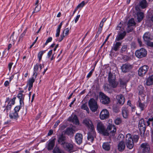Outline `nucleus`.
I'll list each match as a JSON object with an SVG mask.
<instances>
[{
    "instance_id": "obj_13",
    "label": "nucleus",
    "mask_w": 153,
    "mask_h": 153,
    "mask_svg": "<svg viewBox=\"0 0 153 153\" xmlns=\"http://www.w3.org/2000/svg\"><path fill=\"white\" fill-rule=\"evenodd\" d=\"M132 68L133 66L132 65L129 64H125L122 65L121 69L123 72L126 73L129 71Z\"/></svg>"
},
{
    "instance_id": "obj_10",
    "label": "nucleus",
    "mask_w": 153,
    "mask_h": 153,
    "mask_svg": "<svg viewBox=\"0 0 153 153\" xmlns=\"http://www.w3.org/2000/svg\"><path fill=\"white\" fill-rule=\"evenodd\" d=\"M109 116L108 111L106 109H103L100 112V117L101 120H104L108 118Z\"/></svg>"
},
{
    "instance_id": "obj_50",
    "label": "nucleus",
    "mask_w": 153,
    "mask_h": 153,
    "mask_svg": "<svg viewBox=\"0 0 153 153\" xmlns=\"http://www.w3.org/2000/svg\"><path fill=\"white\" fill-rule=\"evenodd\" d=\"M11 105L10 104H9L8 103V104L7 106H6V110L7 111V112L8 111H9L10 110V109L11 108Z\"/></svg>"
},
{
    "instance_id": "obj_3",
    "label": "nucleus",
    "mask_w": 153,
    "mask_h": 153,
    "mask_svg": "<svg viewBox=\"0 0 153 153\" xmlns=\"http://www.w3.org/2000/svg\"><path fill=\"white\" fill-rule=\"evenodd\" d=\"M116 77L111 72L108 73V80L109 85L113 88H116L118 84V82L115 81Z\"/></svg>"
},
{
    "instance_id": "obj_51",
    "label": "nucleus",
    "mask_w": 153,
    "mask_h": 153,
    "mask_svg": "<svg viewBox=\"0 0 153 153\" xmlns=\"http://www.w3.org/2000/svg\"><path fill=\"white\" fill-rule=\"evenodd\" d=\"M39 68V65L38 64H36L34 67V71L37 72Z\"/></svg>"
},
{
    "instance_id": "obj_53",
    "label": "nucleus",
    "mask_w": 153,
    "mask_h": 153,
    "mask_svg": "<svg viewBox=\"0 0 153 153\" xmlns=\"http://www.w3.org/2000/svg\"><path fill=\"white\" fill-rule=\"evenodd\" d=\"M147 44L148 46L153 47V42H148L147 43Z\"/></svg>"
},
{
    "instance_id": "obj_58",
    "label": "nucleus",
    "mask_w": 153,
    "mask_h": 153,
    "mask_svg": "<svg viewBox=\"0 0 153 153\" xmlns=\"http://www.w3.org/2000/svg\"><path fill=\"white\" fill-rule=\"evenodd\" d=\"M52 51H53L52 50H51L48 53V58H49L51 56V55H52Z\"/></svg>"
},
{
    "instance_id": "obj_35",
    "label": "nucleus",
    "mask_w": 153,
    "mask_h": 153,
    "mask_svg": "<svg viewBox=\"0 0 153 153\" xmlns=\"http://www.w3.org/2000/svg\"><path fill=\"white\" fill-rule=\"evenodd\" d=\"M128 48V46L126 45H124L122 46L121 50L120 52L121 53H123L126 52Z\"/></svg>"
},
{
    "instance_id": "obj_40",
    "label": "nucleus",
    "mask_w": 153,
    "mask_h": 153,
    "mask_svg": "<svg viewBox=\"0 0 153 153\" xmlns=\"http://www.w3.org/2000/svg\"><path fill=\"white\" fill-rule=\"evenodd\" d=\"M81 108L86 110L88 113H89V109L86 104H83L81 107Z\"/></svg>"
},
{
    "instance_id": "obj_14",
    "label": "nucleus",
    "mask_w": 153,
    "mask_h": 153,
    "mask_svg": "<svg viewBox=\"0 0 153 153\" xmlns=\"http://www.w3.org/2000/svg\"><path fill=\"white\" fill-rule=\"evenodd\" d=\"M56 138H54L52 140H50L47 142V145L46 146L47 149L48 150H51L53 149L55 143Z\"/></svg>"
},
{
    "instance_id": "obj_32",
    "label": "nucleus",
    "mask_w": 153,
    "mask_h": 153,
    "mask_svg": "<svg viewBox=\"0 0 153 153\" xmlns=\"http://www.w3.org/2000/svg\"><path fill=\"white\" fill-rule=\"evenodd\" d=\"M140 6L143 8H145L147 7V3L146 0H142L140 3Z\"/></svg>"
},
{
    "instance_id": "obj_47",
    "label": "nucleus",
    "mask_w": 153,
    "mask_h": 153,
    "mask_svg": "<svg viewBox=\"0 0 153 153\" xmlns=\"http://www.w3.org/2000/svg\"><path fill=\"white\" fill-rule=\"evenodd\" d=\"M147 123L148 126H149L150 123L152 124V125L153 126V117L149 118L147 122Z\"/></svg>"
},
{
    "instance_id": "obj_4",
    "label": "nucleus",
    "mask_w": 153,
    "mask_h": 153,
    "mask_svg": "<svg viewBox=\"0 0 153 153\" xmlns=\"http://www.w3.org/2000/svg\"><path fill=\"white\" fill-rule=\"evenodd\" d=\"M88 105L91 110L93 112L97 111L98 108L97 102L93 98L90 100L88 102Z\"/></svg>"
},
{
    "instance_id": "obj_24",
    "label": "nucleus",
    "mask_w": 153,
    "mask_h": 153,
    "mask_svg": "<svg viewBox=\"0 0 153 153\" xmlns=\"http://www.w3.org/2000/svg\"><path fill=\"white\" fill-rule=\"evenodd\" d=\"M125 148V145L124 141L120 142L118 145V150L121 152L123 151Z\"/></svg>"
},
{
    "instance_id": "obj_5",
    "label": "nucleus",
    "mask_w": 153,
    "mask_h": 153,
    "mask_svg": "<svg viewBox=\"0 0 153 153\" xmlns=\"http://www.w3.org/2000/svg\"><path fill=\"white\" fill-rule=\"evenodd\" d=\"M136 56L139 58L145 57L147 54V51L144 48H141L137 50L135 53Z\"/></svg>"
},
{
    "instance_id": "obj_57",
    "label": "nucleus",
    "mask_w": 153,
    "mask_h": 153,
    "mask_svg": "<svg viewBox=\"0 0 153 153\" xmlns=\"http://www.w3.org/2000/svg\"><path fill=\"white\" fill-rule=\"evenodd\" d=\"M122 26V24H121V22H120L118 25H117V30H120V29H121V27Z\"/></svg>"
},
{
    "instance_id": "obj_23",
    "label": "nucleus",
    "mask_w": 153,
    "mask_h": 153,
    "mask_svg": "<svg viewBox=\"0 0 153 153\" xmlns=\"http://www.w3.org/2000/svg\"><path fill=\"white\" fill-rule=\"evenodd\" d=\"M137 105L138 107L142 111H143L146 107V105L145 103H142L141 102V100L140 98L139 99V100L138 101Z\"/></svg>"
},
{
    "instance_id": "obj_21",
    "label": "nucleus",
    "mask_w": 153,
    "mask_h": 153,
    "mask_svg": "<svg viewBox=\"0 0 153 153\" xmlns=\"http://www.w3.org/2000/svg\"><path fill=\"white\" fill-rule=\"evenodd\" d=\"M121 44L122 43L120 42H116L115 43H114L112 48V50H114L116 51H117L120 48Z\"/></svg>"
},
{
    "instance_id": "obj_64",
    "label": "nucleus",
    "mask_w": 153,
    "mask_h": 153,
    "mask_svg": "<svg viewBox=\"0 0 153 153\" xmlns=\"http://www.w3.org/2000/svg\"><path fill=\"white\" fill-rule=\"evenodd\" d=\"M9 84V82L8 81H6L4 83V85L6 87H7L8 85Z\"/></svg>"
},
{
    "instance_id": "obj_8",
    "label": "nucleus",
    "mask_w": 153,
    "mask_h": 153,
    "mask_svg": "<svg viewBox=\"0 0 153 153\" xmlns=\"http://www.w3.org/2000/svg\"><path fill=\"white\" fill-rule=\"evenodd\" d=\"M96 132L94 129L93 130H90V131L88 133V140L89 143H92L94 138L96 137Z\"/></svg>"
},
{
    "instance_id": "obj_7",
    "label": "nucleus",
    "mask_w": 153,
    "mask_h": 153,
    "mask_svg": "<svg viewBox=\"0 0 153 153\" xmlns=\"http://www.w3.org/2000/svg\"><path fill=\"white\" fill-rule=\"evenodd\" d=\"M99 98L100 101L103 104H108L110 102V98L103 93H100Z\"/></svg>"
},
{
    "instance_id": "obj_42",
    "label": "nucleus",
    "mask_w": 153,
    "mask_h": 153,
    "mask_svg": "<svg viewBox=\"0 0 153 153\" xmlns=\"http://www.w3.org/2000/svg\"><path fill=\"white\" fill-rule=\"evenodd\" d=\"M53 152L54 153H62L60 149L57 146L54 148L53 150Z\"/></svg>"
},
{
    "instance_id": "obj_62",
    "label": "nucleus",
    "mask_w": 153,
    "mask_h": 153,
    "mask_svg": "<svg viewBox=\"0 0 153 153\" xmlns=\"http://www.w3.org/2000/svg\"><path fill=\"white\" fill-rule=\"evenodd\" d=\"M65 36L64 35V34H63L62 36L61 35L60 36V38L59 39V42H60L61 41L63 40V38L65 37Z\"/></svg>"
},
{
    "instance_id": "obj_41",
    "label": "nucleus",
    "mask_w": 153,
    "mask_h": 153,
    "mask_svg": "<svg viewBox=\"0 0 153 153\" xmlns=\"http://www.w3.org/2000/svg\"><path fill=\"white\" fill-rule=\"evenodd\" d=\"M121 119L119 117L117 118L114 121V123L117 125L120 124L122 122Z\"/></svg>"
},
{
    "instance_id": "obj_19",
    "label": "nucleus",
    "mask_w": 153,
    "mask_h": 153,
    "mask_svg": "<svg viewBox=\"0 0 153 153\" xmlns=\"http://www.w3.org/2000/svg\"><path fill=\"white\" fill-rule=\"evenodd\" d=\"M75 140L77 143L81 144L82 142V136L80 133H77L75 136Z\"/></svg>"
},
{
    "instance_id": "obj_20",
    "label": "nucleus",
    "mask_w": 153,
    "mask_h": 153,
    "mask_svg": "<svg viewBox=\"0 0 153 153\" xmlns=\"http://www.w3.org/2000/svg\"><path fill=\"white\" fill-rule=\"evenodd\" d=\"M143 39L145 41L149 42V40H152V36H151L149 32H146L143 36Z\"/></svg>"
},
{
    "instance_id": "obj_54",
    "label": "nucleus",
    "mask_w": 153,
    "mask_h": 153,
    "mask_svg": "<svg viewBox=\"0 0 153 153\" xmlns=\"http://www.w3.org/2000/svg\"><path fill=\"white\" fill-rule=\"evenodd\" d=\"M38 39V37H37L36 38V39L34 41L33 43L32 44V45L30 46V48H31L33 46V45H34V44L36 43V42L37 41V40Z\"/></svg>"
},
{
    "instance_id": "obj_22",
    "label": "nucleus",
    "mask_w": 153,
    "mask_h": 153,
    "mask_svg": "<svg viewBox=\"0 0 153 153\" xmlns=\"http://www.w3.org/2000/svg\"><path fill=\"white\" fill-rule=\"evenodd\" d=\"M122 113L123 118L125 119L127 118L129 114V111L127 108L126 107H123Z\"/></svg>"
},
{
    "instance_id": "obj_18",
    "label": "nucleus",
    "mask_w": 153,
    "mask_h": 153,
    "mask_svg": "<svg viewBox=\"0 0 153 153\" xmlns=\"http://www.w3.org/2000/svg\"><path fill=\"white\" fill-rule=\"evenodd\" d=\"M116 99L118 103L122 105L123 104L125 100L124 97L123 95L122 94L117 95L116 97Z\"/></svg>"
},
{
    "instance_id": "obj_33",
    "label": "nucleus",
    "mask_w": 153,
    "mask_h": 153,
    "mask_svg": "<svg viewBox=\"0 0 153 153\" xmlns=\"http://www.w3.org/2000/svg\"><path fill=\"white\" fill-rule=\"evenodd\" d=\"M62 25V22L58 26V27L56 30V36L58 37L59 35L60 29Z\"/></svg>"
},
{
    "instance_id": "obj_38",
    "label": "nucleus",
    "mask_w": 153,
    "mask_h": 153,
    "mask_svg": "<svg viewBox=\"0 0 153 153\" xmlns=\"http://www.w3.org/2000/svg\"><path fill=\"white\" fill-rule=\"evenodd\" d=\"M14 32H13L12 35L11 36L10 40V42L12 41L13 44L14 43L17 39L16 36L14 37Z\"/></svg>"
},
{
    "instance_id": "obj_12",
    "label": "nucleus",
    "mask_w": 153,
    "mask_h": 153,
    "mask_svg": "<svg viewBox=\"0 0 153 153\" xmlns=\"http://www.w3.org/2000/svg\"><path fill=\"white\" fill-rule=\"evenodd\" d=\"M138 128L140 131L141 133H145L146 130V125L143 119H142L139 120L138 124Z\"/></svg>"
},
{
    "instance_id": "obj_26",
    "label": "nucleus",
    "mask_w": 153,
    "mask_h": 153,
    "mask_svg": "<svg viewBox=\"0 0 153 153\" xmlns=\"http://www.w3.org/2000/svg\"><path fill=\"white\" fill-rule=\"evenodd\" d=\"M65 146H63V147L67 150L68 151L70 152H72V150L73 147V146L72 144L66 142Z\"/></svg>"
},
{
    "instance_id": "obj_16",
    "label": "nucleus",
    "mask_w": 153,
    "mask_h": 153,
    "mask_svg": "<svg viewBox=\"0 0 153 153\" xmlns=\"http://www.w3.org/2000/svg\"><path fill=\"white\" fill-rule=\"evenodd\" d=\"M68 120L76 125H78L79 124V120L76 115L71 116L69 118Z\"/></svg>"
},
{
    "instance_id": "obj_9",
    "label": "nucleus",
    "mask_w": 153,
    "mask_h": 153,
    "mask_svg": "<svg viewBox=\"0 0 153 153\" xmlns=\"http://www.w3.org/2000/svg\"><path fill=\"white\" fill-rule=\"evenodd\" d=\"M149 67L147 65H144L140 67L138 70V75L140 76H144L148 71Z\"/></svg>"
},
{
    "instance_id": "obj_2",
    "label": "nucleus",
    "mask_w": 153,
    "mask_h": 153,
    "mask_svg": "<svg viewBox=\"0 0 153 153\" xmlns=\"http://www.w3.org/2000/svg\"><path fill=\"white\" fill-rule=\"evenodd\" d=\"M139 139L137 135H131L129 133L127 134L126 136V143L127 148L131 149L134 146V143L137 142Z\"/></svg>"
},
{
    "instance_id": "obj_1",
    "label": "nucleus",
    "mask_w": 153,
    "mask_h": 153,
    "mask_svg": "<svg viewBox=\"0 0 153 153\" xmlns=\"http://www.w3.org/2000/svg\"><path fill=\"white\" fill-rule=\"evenodd\" d=\"M97 126L98 132L104 136H109V131H111L110 134L112 136H114L116 134V128L114 125L110 124L106 128L102 122L99 121L97 122Z\"/></svg>"
},
{
    "instance_id": "obj_37",
    "label": "nucleus",
    "mask_w": 153,
    "mask_h": 153,
    "mask_svg": "<svg viewBox=\"0 0 153 153\" xmlns=\"http://www.w3.org/2000/svg\"><path fill=\"white\" fill-rule=\"evenodd\" d=\"M35 79H34V78H31L29 79L27 82L28 85L33 86V83L35 82Z\"/></svg>"
},
{
    "instance_id": "obj_25",
    "label": "nucleus",
    "mask_w": 153,
    "mask_h": 153,
    "mask_svg": "<svg viewBox=\"0 0 153 153\" xmlns=\"http://www.w3.org/2000/svg\"><path fill=\"white\" fill-rule=\"evenodd\" d=\"M9 116L10 119L15 120H17L19 117L18 113L15 111L10 113Z\"/></svg>"
},
{
    "instance_id": "obj_61",
    "label": "nucleus",
    "mask_w": 153,
    "mask_h": 153,
    "mask_svg": "<svg viewBox=\"0 0 153 153\" xmlns=\"http://www.w3.org/2000/svg\"><path fill=\"white\" fill-rule=\"evenodd\" d=\"M60 123V121L57 120L55 123L54 125V128H56L57 126H58L59 124Z\"/></svg>"
},
{
    "instance_id": "obj_43",
    "label": "nucleus",
    "mask_w": 153,
    "mask_h": 153,
    "mask_svg": "<svg viewBox=\"0 0 153 153\" xmlns=\"http://www.w3.org/2000/svg\"><path fill=\"white\" fill-rule=\"evenodd\" d=\"M85 4V2L84 1H83L80 4H79L76 7L77 8L79 9L80 8H82Z\"/></svg>"
},
{
    "instance_id": "obj_45",
    "label": "nucleus",
    "mask_w": 153,
    "mask_h": 153,
    "mask_svg": "<svg viewBox=\"0 0 153 153\" xmlns=\"http://www.w3.org/2000/svg\"><path fill=\"white\" fill-rule=\"evenodd\" d=\"M69 30V29L68 28L65 29L63 32V34H64V35L65 36H67L68 34Z\"/></svg>"
},
{
    "instance_id": "obj_11",
    "label": "nucleus",
    "mask_w": 153,
    "mask_h": 153,
    "mask_svg": "<svg viewBox=\"0 0 153 153\" xmlns=\"http://www.w3.org/2000/svg\"><path fill=\"white\" fill-rule=\"evenodd\" d=\"M57 141L58 143L62 145L63 146H65V144L66 142V138L63 134L59 135L57 137Z\"/></svg>"
},
{
    "instance_id": "obj_15",
    "label": "nucleus",
    "mask_w": 153,
    "mask_h": 153,
    "mask_svg": "<svg viewBox=\"0 0 153 153\" xmlns=\"http://www.w3.org/2000/svg\"><path fill=\"white\" fill-rule=\"evenodd\" d=\"M143 148V152L144 153H149L150 151V147L148 143H142L140 146Z\"/></svg>"
},
{
    "instance_id": "obj_46",
    "label": "nucleus",
    "mask_w": 153,
    "mask_h": 153,
    "mask_svg": "<svg viewBox=\"0 0 153 153\" xmlns=\"http://www.w3.org/2000/svg\"><path fill=\"white\" fill-rule=\"evenodd\" d=\"M16 98L15 97H14L11 100H10L8 102V103L10 104L11 105H14L15 103V100Z\"/></svg>"
},
{
    "instance_id": "obj_59",
    "label": "nucleus",
    "mask_w": 153,
    "mask_h": 153,
    "mask_svg": "<svg viewBox=\"0 0 153 153\" xmlns=\"http://www.w3.org/2000/svg\"><path fill=\"white\" fill-rule=\"evenodd\" d=\"M13 62L10 63L8 64V67L10 71L11 70V68L12 66V65H13Z\"/></svg>"
},
{
    "instance_id": "obj_6",
    "label": "nucleus",
    "mask_w": 153,
    "mask_h": 153,
    "mask_svg": "<svg viewBox=\"0 0 153 153\" xmlns=\"http://www.w3.org/2000/svg\"><path fill=\"white\" fill-rule=\"evenodd\" d=\"M82 123L90 130H94V127L92 121L88 118H85L82 121Z\"/></svg>"
},
{
    "instance_id": "obj_27",
    "label": "nucleus",
    "mask_w": 153,
    "mask_h": 153,
    "mask_svg": "<svg viewBox=\"0 0 153 153\" xmlns=\"http://www.w3.org/2000/svg\"><path fill=\"white\" fill-rule=\"evenodd\" d=\"M25 96L21 93H19L17 95L18 98L19 99L20 103L22 106L23 105V103H24L23 101L24 99Z\"/></svg>"
},
{
    "instance_id": "obj_52",
    "label": "nucleus",
    "mask_w": 153,
    "mask_h": 153,
    "mask_svg": "<svg viewBox=\"0 0 153 153\" xmlns=\"http://www.w3.org/2000/svg\"><path fill=\"white\" fill-rule=\"evenodd\" d=\"M27 31V28H26L22 34L21 35V37L22 38L24 36H25L26 34V32Z\"/></svg>"
},
{
    "instance_id": "obj_63",
    "label": "nucleus",
    "mask_w": 153,
    "mask_h": 153,
    "mask_svg": "<svg viewBox=\"0 0 153 153\" xmlns=\"http://www.w3.org/2000/svg\"><path fill=\"white\" fill-rule=\"evenodd\" d=\"M110 35H109L107 37L106 39H105V40L104 42L103 43V44L102 45V46L101 47H102V46L104 45V44L107 42V40L108 39V38L110 36Z\"/></svg>"
},
{
    "instance_id": "obj_17",
    "label": "nucleus",
    "mask_w": 153,
    "mask_h": 153,
    "mask_svg": "<svg viewBox=\"0 0 153 153\" xmlns=\"http://www.w3.org/2000/svg\"><path fill=\"white\" fill-rule=\"evenodd\" d=\"M126 34V32L124 31L123 32H119L117 36L115 41H119L122 40L124 38Z\"/></svg>"
},
{
    "instance_id": "obj_29",
    "label": "nucleus",
    "mask_w": 153,
    "mask_h": 153,
    "mask_svg": "<svg viewBox=\"0 0 153 153\" xmlns=\"http://www.w3.org/2000/svg\"><path fill=\"white\" fill-rule=\"evenodd\" d=\"M102 147L104 149L107 151H109L110 149V145L108 142L103 143Z\"/></svg>"
},
{
    "instance_id": "obj_30",
    "label": "nucleus",
    "mask_w": 153,
    "mask_h": 153,
    "mask_svg": "<svg viewBox=\"0 0 153 153\" xmlns=\"http://www.w3.org/2000/svg\"><path fill=\"white\" fill-rule=\"evenodd\" d=\"M74 130L72 128H68L65 131V133L68 135H71L74 133Z\"/></svg>"
},
{
    "instance_id": "obj_28",
    "label": "nucleus",
    "mask_w": 153,
    "mask_h": 153,
    "mask_svg": "<svg viewBox=\"0 0 153 153\" xmlns=\"http://www.w3.org/2000/svg\"><path fill=\"white\" fill-rule=\"evenodd\" d=\"M146 83L147 85H150L153 84V74L147 78Z\"/></svg>"
},
{
    "instance_id": "obj_39",
    "label": "nucleus",
    "mask_w": 153,
    "mask_h": 153,
    "mask_svg": "<svg viewBox=\"0 0 153 153\" xmlns=\"http://www.w3.org/2000/svg\"><path fill=\"white\" fill-rule=\"evenodd\" d=\"M24 103H23V105L22 106L21 105V103H20V105H17L14 108V110L15 111L18 112L20 109L22 108V107H24Z\"/></svg>"
},
{
    "instance_id": "obj_44",
    "label": "nucleus",
    "mask_w": 153,
    "mask_h": 153,
    "mask_svg": "<svg viewBox=\"0 0 153 153\" xmlns=\"http://www.w3.org/2000/svg\"><path fill=\"white\" fill-rule=\"evenodd\" d=\"M41 9V7L38 5L36 6L35 7L34 11L33 12V13H34L37 12L39 11Z\"/></svg>"
},
{
    "instance_id": "obj_49",
    "label": "nucleus",
    "mask_w": 153,
    "mask_h": 153,
    "mask_svg": "<svg viewBox=\"0 0 153 153\" xmlns=\"http://www.w3.org/2000/svg\"><path fill=\"white\" fill-rule=\"evenodd\" d=\"M52 38L51 37H49L46 40L45 43V45H46L49 42H50L52 40Z\"/></svg>"
},
{
    "instance_id": "obj_48",
    "label": "nucleus",
    "mask_w": 153,
    "mask_h": 153,
    "mask_svg": "<svg viewBox=\"0 0 153 153\" xmlns=\"http://www.w3.org/2000/svg\"><path fill=\"white\" fill-rule=\"evenodd\" d=\"M134 27L132 26H129L128 27V26L127 27V30L128 33L131 32L133 29Z\"/></svg>"
},
{
    "instance_id": "obj_56",
    "label": "nucleus",
    "mask_w": 153,
    "mask_h": 153,
    "mask_svg": "<svg viewBox=\"0 0 153 153\" xmlns=\"http://www.w3.org/2000/svg\"><path fill=\"white\" fill-rule=\"evenodd\" d=\"M37 75V73L36 72L33 71V77L32 78H34V79H35L36 78Z\"/></svg>"
},
{
    "instance_id": "obj_55",
    "label": "nucleus",
    "mask_w": 153,
    "mask_h": 153,
    "mask_svg": "<svg viewBox=\"0 0 153 153\" xmlns=\"http://www.w3.org/2000/svg\"><path fill=\"white\" fill-rule=\"evenodd\" d=\"M80 17V15H79L77 16L74 20V22L75 23H76L77 22Z\"/></svg>"
},
{
    "instance_id": "obj_36",
    "label": "nucleus",
    "mask_w": 153,
    "mask_h": 153,
    "mask_svg": "<svg viewBox=\"0 0 153 153\" xmlns=\"http://www.w3.org/2000/svg\"><path fill=\"white\" fill-rule=\"evenodd\" d=\"M45 52V51H40L38 53V57L39 59V62H40L41 60L42 56L43 54Z\"/></svg>"
},
{
    "instance_id": "obj_34",
    "label": "nucleus",
    "mask_w": 153,
    "mask_h": 153,
    "mask_svg": "<svg viewBox=\"0 0 153 153\" xmlns=\"http://www.w3.org/2000/svg\"><path fill=\"white\" fill-rule=\"evenodd\" d=\"M135 23L134 21V19H131L129 20L128 23V27L132 26L134 27L135 25Z\"/></svg>"
},
{
    "instance_id": "obj_31",
    "label": "nucleus",
    "mask_w": 153,
    "mask_h": 153,
    "mask_svg": "<svg viewBox=\"0 0 153 153\" xmlns=\"http://www.w3.org/2000/svg\"><path fill=\"white\" fill-rule=\"evenodd\" d=\"M138 22H140L144 17L143 13L141 12H138L137 14Z\"/></svg>"
},
{
    "instance_id": "obj_60",
    "label": "nucleus",
    "mask_w": 153,
    "mask_h": 153,
    "mask_svg": "<svg viewBox=\"0 0 153 153\" xmlns=\"http://www.w3.org/2000/svg\"><path fill=\"white\" fill-rule=\"evenodd\" d=\"M53 131L51 129L50 130L48 133V135L49 136H50L51 135L53 134Z\"/></svg>"
}]
</instances>
